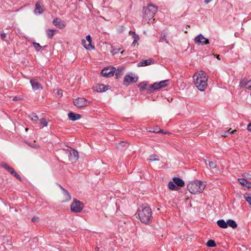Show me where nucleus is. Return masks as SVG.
Here are the masks:
<instances>
[{"label": "nucleus", "instance_id": "obj_32", "mask_svg": "<svg viewBox=\"0 0 251 251\" xmlns=\"http://www.w3.org/2000/svg\"><path fill=\"white\" fill-rule=\"evenodd\" d=\"M206 245L208 247H214L216 246V244L213 240H209L206 243Z\"/></svg>", "mask_w": 251, "mask_h": 251}, {"label": "nucleus", "instance_id": "obj_12", "mask_svg": "<svg viewBox=\"0 0 251 251\" xmlns=\"http://www.w3.org/2000/svg\"><path fill=\"white\" fill-rule=\"evenodd\" d=\"M69 159L72 161H75L78 158V153L75 150L70 151L69 155Z\"/></svg>", "mask_w": 251, "mask_h": 251}, {"label": "nucleus", "instance_id": "obj_54", "mask_svg": "<svg viewBox=\"0 0 251 251\" xmlns=\"http://www.w3.org/2000/svg\"><path fill=\"white\" fill-rule=\"evenodd\" d=\"M18 100V98L17 97H15L13 99V100L14 101H16V100Z\"/></svg>", "mask_w": 251, "mask_h": 251}, {"label": "nucleus", "instance_id": "obj_6", "mask_svg": "<svg viewBox=\"0 0 251 251\" xmlns=\"http://www.w3.org/2000/svg\"><path fill=\"white\" fill-rule=\"evenodd\" d=\"M84 208L83 203L75 199L71 205V210L72 212L75 213H79L81 212Z\"/></svg>", "mask_w": 251, "mask_h": 251}, {"label": "nucleus", "instance_id": "obj_60", "mask_svg": "<svg viewBox=\"0 0 251 251\" xmlns=\"http://www.w3.org/2000/svg\"><path fill=\"white\" fill-rule=\"evenodd\" d=\"M79 1H82V0H79Z\"/></svg>", "mask_w": 251, "mask_h": 251}, {"label": "nucleus", "instance_id": "obj_48", "mask_svg": "<svg viewBox=\"0 0 251 251\" xmlns=\"http://www.w3.org/2000/svg\"><path fill=\"white\" fill-rule=\"evenodd\" d=\"M247 129L249 131L251 132V123L248 125Z\"/></svg>", "mask_w": 251, "mask_h": 251}, {"label": "nucleus", "instance_id": "obj_18", "mask_svg": "<svg viewBox=\"0 0 251 251\" xmlns=\"http://www.w3.org/2000/svg\"><path fill=\"white\" fill-rule=\"evenodd\" d=\"M173 181L176 185H177L179 187H183L184 185V181L179 177H174Z\"/></svg>", "mask_w": 251, "mask_h": 251}, {"label": "nucleus", "instance_id": "obj_17", "mask_svg": "<svg viewBox=\"0 0 251 251\" xmlns=\"http://www.w3.org/2000/svg\"><path fill=\"white\" fill-rule=\"evenodd\" d=\"M154 62V60L152 58L149 59L148 60H143L139 62L137 66L138 67H143L148 66L151 64L152 62Z\"/></svg>", "mask_w": 251, "mask_h": 251}, {"label": "nucleus", "instance_id": "obj_7", "mask_svg": "<svg viewBox=\"0 0 251 251\" xmlns=\"http://www.w3.org/2000/svg\"><path fill=\"white\" fill-rule=\"evenodd\" d=\"M115 72V67H105L102 70L101 75L104 77H110L114 75Z\"/></svg>", "mask_w": 251, "mask_h": 251}, {"label": "nucleus", "instance_id": "obj_56", "mask_svg": "<svg viewBox=\"0 0 251 251\" xmlns=\"http://www.w3.org/2000/svg\"><path fill=\"white\" fill-rule=\"evenodd\" d=\"M216 57L219 60H220V55H216Z\"/></svg>", "mask_w": 251, "mask_h": 251}, {"label": "nucleus", "instance_id": "obj_27", "mask_svg": "<svg viewBox=\"0 0 251 251\" xmlns=\"http://www.w3.org/2000/svg\"><path fill=\"white\" fill-rule=\"evenodd\" d=\"M159 160L160 159H159L158 156L155 154H151V155H150L148 158V160L151 161H159Z\"/></svg>", "mask_w": 251, "mask_h": 251}, {"label": "nucleus", "instance_id": "obj_14", "mask_svg": "<svg viewBox=\"0 0 251 251\" xmlns=\"http://www.w3.org/2000/svg\"><path fill=\"white\" fill-rule=\"evenodd\" d=\"M238 180L242 186L245 187L246 188L248 189L251 188V182L248 181L245 178H238Z\"/></svg>", "mask_w": 251, "mask_h": 251}, {"label": "nucleus", "instance_id": "obj_51", "mask_svg": "<svg viewBox=\"0 0 251 251\" xmlns=\"http://www.w3.org/2000/svg\"><path fill=\"white\" fill-rule=\"evenodd\" d=\"M17 172L16 171H15V170H14L13 172H12L11 173H10L11 175H13L14 176V175Z\"/></svg>", "mask_w": 251, "mask_h": 251}, {"label": "nucleus", "instance_id": "obj_52", "mask_svg": "<svg viewBox=\"0 0 251 251\" xmlns=\"http://www.w3.org/2000/svg\"><path fill=\"white\" fill-rule=\"evenodd\" d=\"M212 0H205L204 2L205 3L208 4L210 1H211Z\"/></svg>", "mask_w": 251, "mask_h": 251}, {"label": "nucleus", "instance_id": "obj_8", "mask_svg": "<svg viewBox=\"0 0 251 251\" xmlns=\"http://www.w3.org/2000/svg\"><path fill=\"white\" fill-rule=\"evenodd\" d=\"M194 42L195 44L198 45H204L209 44V40L204 37V36L201 34H199L195 37Z\"/></svg>", "mask_w": 251, "mask_h": 251}, {"label": "nucleus", "instance_id": "obj_37", "mask_svg": "<svg viewBox=\"0 0 251 251\" xmlns=\"http://www.w3.org/2000/svg\"><path fill=\"white\" fill-rule=\"evenodd\" d=\"M208 165L211 168H213V169L216 168L217 167V165H216L215 162H214L212 161H208Z\"/></svg>", "mask_w": 251, "mask_h": 251}, {"label": "nucleus", "instance_id": "obj_45", "mask_svg": "<svg viewBox=\"0 0 251 251\" xmlns=\"http://www.w3.org/2000/svg\"><path fill=\"white\" fill-rule=\"evenodd\" d=\"M14 169L12 168L11 167H10L9 168H8V169L7 171L9 172V173H11L12 172L14 171Z\"/></svg>", "mask_w": 251, "mask_h": 251}, {"label": "nucleus", "instance_id": "obj_20", "mask_svg": "<svg viewBox=\"0 0 251 251\" xmlns=\"http://www.w3.org/2000/svg\"><path fill=\"white\" fill-rule=\"evenodd\" d=\"M124 69L123 67L119 68L117 70L115 69V73L116 78L118 79L123 75Z\"/></svg>", "mask_w": 251, "mask_h": 251}, {"label": "nucleus", "instance_id": "obj_21", "mask_svg": "<svg viewBox=\"0 0 251 251\" xmlns=\"http://www.w3.org/2000/svg\"><path fill=\"white\" fill-rule=\"evenodd\" d=\"M86 40L89 42V44L87 45V46H85V48L86 49H94L95 48L94 46H92V38L90 35H88L86 37Z\"/></svg>", "mask_w": 251, "mask_h": 251}, {"label": "nucleus", "instance_id": "obj_28", "mask_svg": "<svg viewBox=\"0 0 251 251\" xmlns=\"http://www.w3.org/2000/svg\"><path fill=\"white\" fill-rule=\"evenodd\" d=\"M63 193L64 197V201H69L71 197L68 191L67 190H64Z\"/></svg>", "mask_w": 251, "mask_h": 251}, {"label": "nucleus", "instance_id": "obj_26", "mask_svg": "<svg viewBox=\"0 0 251 251\" xmlns=\"http://www.w3.org/2000/svg\"><path fill=\"white\" fill-rule=\"evenodd\" d=\"M56 30L54 29H48L46 30V33L47 35V36L49 38H52L54 34V31H55Z\"/></svg>", "mask_w": 251, "mask_h": 251}, {"label": "nucleus", "instance_id": "obj_5", "mask_svg": "<svg viewBox=\"0 0 251 251\" xmlns=\"http://www.w3.org/2000/svg\"><path fill=\"white\" fill-rule=\"evenodd\" d=\"M168 84L169 80L168 79L161 81L159 82H155L149 86L147 89V93L149 94L151 93L156 90L168 85Z\"/></svg>", "mask_w": 251, "mask_h": 251}, {"label": "nucleus", "instance_id": "obj_3", "mask_svg": "<svg viewBox=\"0 0 251 251\" xmlns=\"http://www.w3.org/2000/svg\"><path fill=\"white\" fill-rule=\"evenodd\" d=\"M205 187L203 182L198 180L191 182L187 186L188 191L193 194L201 193Z\"/></svg>", "mask_w": 251, "mask_h": 251}, {"label": "nucleus", "instance_id": "obj_31", "mask_svg": "<svg viewBox=\"0 0 251 251\" xmlns=\"http://www.w3.org/2000/svg\"><path fill=\"white\" fill-rule=\"evenodd\" d=\"M168 188L169 189L171 190H176V186L175 185V183L174 181H169L168 183Z\"/></svg>", "mask_w": 251, "mask_h": 251}, {"label": "nucleus", "instance_id": "obj_29", "mask_svg": "<svg viewBox=\"0 0 251 251\" xmlns=\"http://www.w3.org/2000/svg\"><path fill=\"white\" fill-rule=\"evenodd\" d=\"M129 34L132 36L134 42H137L139 40V36L135 32L130 31Z\"/></svg>", "mask_w": 251, "mask_h": 251}, {"label": "nucleus", "instance_id": "obj_15", "mask_svg": "<svg viewBox=\"0 0 251 251\" xmlns=\"http://www.w3.org/2000/svg\"><path fill=\"white\" fill-rule=\"evenodd\" d=\"M52 23L55 26L60 28H62L65 26V23L58 18L54 19L52 21Z\"/></svg>", "mask_w": 251, "mask_h": 251}, {"label": "nucleus", "instance_id": "obj_1", "mask_svg": "<svg viewBox=\"0 0 251 251\" xmlns=\"http://www.w3.org/2000/svg\"><path fill=\"white\" fill-rule=\"evenodd\" d=\"M137 214L140 221L146 224L151 223L152 211L151 207L147 204H142L138 209Z\"/></svg>", "mask_w": 251, "mask_h": 251}, {"label": "nucleus", "instance_id": "obj_47", "mask_svg": "<svg viewBox=\"0 0 251 251\" xmlns=\"http://www.w3.org/2000/svg\"><path fill=\"white\" fill-rule=\"evenodd\" d=\"M1 39L4 40L5 38L6 37V34L5 33H1Z\"/></svg>", "mask_w": 251, "mask_h": 251}, {"label": "nucleus", "instance_id": "obj_55", "mask_svg": "<svg viewBox=\"0 0 251 251\" xmlns=\"http://www.w3.org/2000/svg\"><path fill=\"white\" fill-rule=\"evenodd\" d=\"M136 43V42H134V41H133V42L132 44V46L134 47L135 46Z\"/></svg>", "mask_w": 251, "mask_h": 251}, {"label": "nucleus", "instance_id": "obj_35", "mask_svg": "<svg viewBox=\"0 0 251 251\" xmlns=\"http://www.w3.org/2000/svg\"><path fill=\"white\" fill-rule=\"evenodd\" d=\"M32 44L35 49V50L37 51H39L42 48V47L40 46V45L39 43H36V42H33Z\"/></svg>", "mask_w": 251, "mask_h": 251}, {"label": "nucleus", "instance_id": "obj_25", "mask_svg": "<svg viewBox=\"0 0 251 251\" xmlns=\"http://www.w3.org/2000/svg\"><path fill=\"white\" fill-rule=\"evenodd\" d=\"M226 222L227 226H228L234 229L236 228L237 227V224L233 220H228Z\"/></svg>", "mask_w": 251, "mask_h": 251}, {"label": "nucleus", "instance_id": "obj_43", "mask_svg": "<svg viewBox=\"0 0 251 251\" xmlns=\"http://www.w3.org/2000/svg\"><path fill=\"white\" fill-rule=\"evenodd\" d=\"M2 166L3 168L5 169L6 170L8 169V168H9L10 166H9L6 163H3L2 165Z\"/></svg>", "mask_w": 251, "mask_h": 251}, {"label": "nucleus", "instance_id": "obj_2", "mask_svg": "<svg viewBox=\"0 0 251 251\" xmlns=\"http://www.w3.org/2000/svg\"><path fill=\"white\" fill-rule=\"evenodd\" d=\"M194 82L197 88L201 91H203L207 86V77L206 74L201 71L193 75Z\"/></svg>", "mask_w": 251, "mask_h": 251}, {"label": "nucleus", "instance_id": "obj_46", "mask_svg": "<svg viewBox=\"0 0 251 251\" xmlns=\"http://www.w3.org/2000/svg\"><path fill=\"white\" fill-rule=\"evenodd\" d=\"M81 44L84 46V47L85 46H87V45L86 44V41L84 39L81 40Z\"/></svg>", "mask_w": 251, "mask_h": 251}, {"label": "nucleus", "instance_id": "obj_36", "mask_svg": "<svg viewBox=\"0 0 251 251\" xmlns=\"http://www.w3.org/2000/svg\"><path fill=\"white\" fill-rule=\"evenodd\" d=\"M30 119L32 121H36L38 120V117L35 113H32L30 116Z\"/></svg>", "mask_w": 251, "mask_h": 251}, {"label": "nucleus", "instance_id": "obj_22", "mask_svg": "<svg viewBox=\"0 0 251 251\" xmlns=\"http://www.w3.org/2000/svg\"><path fill=\"white\" fill-rule=\"evenodd\" d=\"M218 226L223 228H226L227 227V222H226L224 220H219L217 222Z\"/></svg>", "mask_w": 251, "mask_h": 251}, {"label": "nucleus", "instance_id": "obj_9", "mask_svg": "<svg viewBox=\"0 0 251 251\" xmlns=\"http://www.w3.org/2000/svg\"><path fill=\"white\" fill-rule=\"evenodd\" d=\"M88 101L84 98H78L74 101V104L78 108H82L87 105Z\"/></svg>", "mask_w": 251, "mask_h": 251}, {"label": "nucleus", "instance_id": "obj_44", "mask_svg": "<svg viewBox=\"0 0 251 251\" xmlns=\"http://www.w3.org/2000/svg\"><path fill=\"white\" fill-rule=\"evenodd\" d=\"M246 200L251 205V196L246 198Z\"/></svg>", "mask_w": 251, "mask_h": 251}, {"label": "nucleus", "instance_id": "obj_57", "mask_svg": "<svg viewBox=\"0 0 251 251\" xmlns=\"http://www.w3.org/2000/svg\"><path fill=\"white\" fill-rule=\"evenodd\" d=\"M205 164H206V165L207 164V162H206V160H205Z\"/></svg>", "mask_w": 251, "mask_h": 251}, {"label": "nucleus", "instance_id": "obj_58", "mask_svg": "<svg viewBox=\"0 0 251 251\" xmlns=\"http://www.w3.org/2000/svg\"><path fill=\"white\" fill-rule=\"evenodd\" d=\"M184 32H185V33H187V31H184Z\"/></svg>", "mask_w": 251, "mask_h": 251}, {"label": "nucleus", "instance_id": "obj_30", "mask_svg": "<svg viewBox=\"0 0 251 251\" xmlns=\"http://www.w3.org/2000/svg\"><path fill=\"white\" fill-rule=\"evenodd\" d=\"M54 93L56 97L61 98L63 96V91L60 89H56L54 90Z\"/></svg>", "mask_w": 251, "mask_h": 251}, {"label": "nucleus", "instance_id": "obj_40", "mask_svg": "<svg viewBox=\"0 0 251 251\" xmlns=\"http://www.w3.org/2000/svg\"><path fill=\"white\" fill-rule=\"evenodd\" d=\"M242 176L244 177L243 178H245L246 179L251 178V175L249 174H244Z\"/></svg>", "mask_w": 251, "mask_h": 251}, {"label": "nucleus", "instance_id": "obj_24", "mask_svg": "<svg viewBox=\"0 0 251 251\" xmlns=\"http://www.w3.org/2000/svg\"><path fill=\"white\" fill-rule=\"evenodd\" d=\"M237 132L236 130H232L231 128H229L228 130H224L222 131V136L224 137L227 136L228 134L235 133Z\"/></svg>", "mask_w": 251, "mask_h": 251}, {"label": "nucleus", "instance_id": "obj_33", "mask_svg": "<svg viewBox=\"0 0 251 251\" xmlns=\"http://www.w3.org/2000/svg\"><path fill=\"white\" fill-rule=\"evenodd\" d=\"M40 123L42 127L47 126H48V122L47 121L46 118H42L40 119Z\"/></svg>", "mask_w": 251, "mask_h": 251}, {"label": "nucleus", "instance_id": "obj_34", "mask_svg": "<svg viewBox=\"0 0 251 251\" xmlns=\"http://www.w3.org/2000/svg\"><path fill=\"white\" fill-rule=\"evenodd\" d=\"M249 80H247L246 78H242L240 82V86L241 87L244 88L246 85L247 82H248Z\"/></svg>", "mask_w": 251, "mask_h": 251}, {"label": "nucleus", "instance_id": "obj_53", "mask_svg": "<svg viewBox=\"0 0 251 251\" xmlns=\"http://www.w3.org/2000/svg\"><path fill=\"white\" fill-rule=\"evenodd\" d=\"M59 186L60 188L63 191V192L64 191V190H66L61 185H59Z\"/></svg>", "mask_w": 251, "mask_h": 251}, {"label": "nucleus", "instance_id": "obj_11", "mask_svg": "<svg viewBox=\"0 0 251 251\" xmlns=\"http://www.w3.org/2000/svg\"><path fill=\"white\" fill-rule=\"evenodd\" d=\"M109 85H106L102 84H98L95 87V90L98 92H104L109 89Z\"/></svg>", "mask_w": 251, "mask_h": 251}, {"label": "nucleus", "instance_id": "obj_42", "mask_svg": "<svg viewBox=\"0 0 251 251\" xmlns=\"http://www.w3.org/2000/svg\"><path fill=\"white\" fill-rule=\"evenodd\" d=\"M32 221L33 222H38L39 221V218L38 217H35V216H34L32 218Z\"/></svg>", "mask_w": 251, "mask_h": 251}, {"label": "nucleus", "instance_id": "obj_50", "mask_svg": "<svg viewBox=\"0 0 251 251\" xmlns=\"http://www.w3.org/2000/svg\"><path fill=\"white\" fill-rule=\"evenodd\" d=\"M17 172L16 171H15V170H14L13 172H12L11 173H10L11 175H13L14 176V175Z\"/></svg>", "mask_w": 251, "mask_h": 251}, {"label": "nucleus", "instance_id": "obj_16", "mask_svg": "<svg viewBox=\"0 0 251 251\" xmlns=\"http://www.w3.org/2000/svg\"><path fill=\"white\" fill-rule=\"evenodd\" d=\"M69 119L71 121H76L81 118V115L79 114H76L73 112H69L68 114Z\"/></svg>", "mask_w": 251, "mask_h": 251}, {"label": "nucleus", "instance_id": "obj_4", "mask_svg": "<svg viewBox=\"0 0 251 251\" xmlns=\"http://www.w3.org/2000/svg\"><path fill=\"white\" fill-rule=\"evenodd\" d=\"M157 11V7L153 5L149 4L146 7L143 8V18L146 21L152 19Z\"/></svg>", "mask_w": 251, "mask_h": 251}, {"label": "nucleus", "instance_id": "obj_41", "mask_svg": "<svg viewBox=\"0 0 251 251\" xmlns=\"http://www.w3.org/2000/svg\"><path fill=\"white\" fill-rule=\"evenodd\" d=\"M14 176L17 179H18L20 181H22V177L20 176L17 174V173H16L15 175H14Z\"/></svg>", "mask_w": 251, "mask_h": 251}, {"label": "nucleus", "instance_id": "obj_19", "mask_svg": "<svg viewBox=\"0 0 251 251\" xmlns=\"http://www.w3.org/2000/svg\"><path fill=\"white\" fill-rule=\"evenodd\" d=\"M44 10L42 8L40 1H38L35 4V9L34 13L35 14H41L43 12Z\"/></svg>", "mask_w": 251, "mask_h": 251}, {"label": "nucleus", "instance_id": "obj_49", "mask_svg": "<svg viewBox=\"0 0 251 251\" xmlns=\"http://www.w3.org/2000/svg\"><path fill=\"white\" fill-rule=\"evenodd\" d=\"M153 132H156V133L161 132V133H165V134L167 133L166 132H164L162 130H160L159 131L154 130Z\"/></svg>", "mask_w": 251, "mask_h": 251}, {"label": "nucleus", "instance_id": "obj_59", "mask_svg": "<svg viewBox=\"0 0 251 251\" xmlns=\"http://www.w3.org/2000/svg\"><path fill=\"white\" fill-rule=\"evenodd\" d=\"M28 145H29V146H31L32 147V146L30 144H29ZM32 147H33L32 146Z\"/></svg>", "mask_w": 251, "mask_h": 251}, {"label": "nucleus", "instance_id": "obj_23", "mask_svg": "<svg viewBox=\"0 0 251 251\" xmlns=\"http://www.w3.org/2000/svg\"><path fill=\"white\" fill-rule=\"evenodd\" d=\"M148 85H149V82L147 81H144V82H141L138 85V87L140 89V91H143L145 90Z\"/></svg>", "mask_w": 251, "mask_h": 251}, {"label": "nucleus", "instance_id": "obj_38", "mask_svg": "<svg viewBox=\"0 0 251 251\" xmlns=\"http://www.w3.org/2000/svg\"><path fill=\"white\" fill-rule=\"evenodd\" d=\"M160 40L162 42L164 41V42H166L167 43L168 42L167 37L165 34H161Z\"/></svg>", "mask_w": 251, "mask_h": 251}, {"label": "nucleus", "instance_id": "obj_10", "mask_svg": "<svg viewBox=\"0 0 251 251\" xmlns=\"http://www.w3.org/2000/svg\"><path fill=\"white\" fill-rule=\"evenodd\" d=\"M138 80L137 77H133L128 75L124 77V84L126 86L129 85L131 83L136 82Z\"/></svg>", "mask_w": 251, "mask_h": 251}, {"label": "nucleus", "instance_id": "obj_39", "mask_svg": "<svg viewBox=\"0 0 251 251\" xmlns=\"http://www.w3.org/2000/svg\"><path fill=\"white\" fill-rule=\"evenodd\" d=\"M244 88L246 89L251 90V80H249L248 82L247 83L246 85Z\"/></svg>", "mask_w": 251, "mask_h": 251}, {"label": "nucleus", "instance_id": "obj_13", "mask_svg": "<svg viewBox=\"0 0 251 251\" xmlns=\"http://www.w3.org/2000/svg\"><path fill=\"white\" fill-rule=\"evenodd\" d=\"M30 84L32 86V89L35 91L37 90L43 89L42 85L36 80L34 79H31L30 81Z\"/></svg>", "mask_w": 251, "mask_h": 251}]
</instances>
